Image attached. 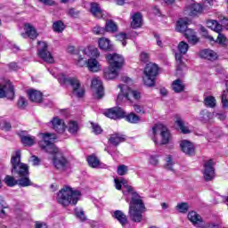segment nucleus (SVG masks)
<instances>
[{
	"instance_id": "obj_38",
	"label": "nucleus",
	"mask_w": 228,
	"mask_h": 228,
	"mask_svg": "<svg viewBox=\"0 0 228 228\" xmlns=\"http://www.w3.org/2000/svg\"><path fill=\"white\" fill-rule=\"evenodd\" d=\"M204 104L207 108H215V106H216V99L215 96H206L204 99Z\"/></svg>"
},
{
	"instance_id": "obj_50",
	"label": "nucleus",
	"mask_w": 228,
	"mask_h": 228,
	"mask_svg": "<svg viewBox=\"0 0 228 228\" xmlns=\"http://www.w3.org/2000/svg\"><path fill=\"white\" fill-rule=\"evenodd\" d=\"M5 181V184H7V186H15L17 184V182H15V178H13V176H10L7 175L4 179Z\"/></svg>"
},
{
	"instance_id": "obj_46",
	"label": "nucleus",
	"mask_w": 228,
	"mask_h": 228,
	"mask_svg": "<svg viewBox=\"0 0 228 228\" xmlns=\"http://www.w3.org/2000/svg\"><path fill=\"white\" fill-rule=\"evenodd\" d=\"M116 38L119 40V42H122V45L126 47V45H127V43L126 42V40H127V36L125 33L118 34L116 36Z\"/></svg>"
},
{
	"instance_id": "obj_16",
	"label": "nucleus",
	"mask_w": 228,
	"mask_h": 228,
	"mask_svg": "<svg viewBox=\"0 0 228 228\" xmlns=\"http://www.w3.org/2000/svg\"><path fill=\"white\" fill-rule=\"evenodd\" d=\"M103 114L105 117H108V118H112L113 120L124 118V117H126L124 110L118 107L109 109L105 110Z\"/></svg>"
},
{
	"instance_id": "obj_40",
	"label": "nucleus",
	"mask_w": 228,
	"mask_h": 228,
	"mask_svg": "<svg viewBox=\"0 0 228 228\" xmlns=\"http://www.w3.org/2000/svg\"><path fill=\"white\" fill-rule=\"evenodd\" d=\"M77 131H79V126L77 125V122L70 121L69 124V132L71 133V134H76Z\"/></svg>"
},
{
	"instance_id": "obj_24",
	"label": "nucleus",
	"mask_w": 228,
	"mask_h": 228,
	"mask_svg": "<svg viewBox=\"0 0 228 228\" xmlns=\"http://www.w3.org/2000/svg\"><path fill=\"white\" fill-rule=\"evenodd\" d=\"M200 57L205 60H216L218 58V53L213 50L205 49L200 52Z\"/></svg>"
},
{
	"instance_id": "obj_37",
	"label": "nucleus",
	"mask_w": 228,
	"mask_h": 228,
	"mask_svg": "<svg viewBox=\"0 0 228 228\" xmlns=\"http://www.w3.org/2000/svg\"><path fill=\"white\" fill-rule=\"evenodd\" d=\"M126 120L130 124H138L141 118H140V116L136 115L134 112H131L126 116Z\"/></svg>"
},
{
	"instance_id": "obj_2",
	"label": "nucleus",
	"mask_w": 228,
	"mask_h": 228,
	"mask_svg": "<svg viewBox=\"0 0 228 228\" xmlns=\"http://www.w3.org/2000/svg\"><path fill=\"white\" fill-rule=\"evenodd\" d=\"M121 184L126 188V191H123L125 195H131V201L129 203L128 216L132 222L140 224L143 220V213L147 211L145 204L142 200V197L134 191V188L131 185H127V181L124 178L120 180Z\"/></svg>"
},
{
	"instance_id": "obj_4",
	"label": "nucleus",
	"mask_w": 228,
	"mask_h": 228,
	"mask_svg": "<svg viewBox=\"0 0 228 228\" xmlns=\"http://www.w3.org/2000/svg\"><path fill=\"white\" fill-rule=\"evenodd\" d=\"M11 163L12 167V172L18 174L20 175V179L18 180V184L20 186H31V181L29 180V170L28 168V165L20 162V151H16L12 158Z\"/></svg>"
},
{
	"instance_id": "obj_52",
	"label": "nucleus",
	"mask_w": 228,
	"mask_h": 228,
	"mask_svg": "<svg viewBox=\"0 0 228 228\" xmlns=\"http://www.w3.org/2000/svg\"><path fill=\"white\" fill-rule=\"evenodd\" d=\"M18 106L19 108H26V106H28V102L26 101V98L20 96L18 100Z\"/></svg>"
},
{
	"instance_id": "obj_23",
	"label": "nucleus",
	"mask_w": 228,
	"mask_h": 228,
	"mask_svg": "<svg viewBox=\"0 0 228 228\" xmlns=\"http://www.w3.org/2000/svg\"><path fill=\"white\" fill-rule=\"evenodd\" d=\"M28 95V99L32 102H42L43 99H44V95L42 94V93L40 91H37L35 89H30L27 92Z\"/></svg>"
},
{
	"instance_id": "obj_1",
	"label": "nucleus",
	"mask_w": 228,
	"mask_h": 228,
	"mask_svg": "<svg viewBox=\"0 0 228 228\" xmlns=\"http://www.w3.org/2000/svg\"><path fill=\"white\" fill-rule=\"evenodd\" d=\"M39 146L42 151L48 152V154H55L53 159V163L57 170L64 172L69 168V160L60 153V150L54 145V140H56V134L49 133L39 134Z\"/></svg>"
},
{
	"instance_id": "obj_33",
	"label": "nucleus",
	"mask_w": 228,
	"mask_h": 228,
	"mask_svg": "<svg viewBox=\"0 0 228 228\" xmlns=\"http://www.w3.org/2000/svg\"><path fill=\"white\" fill-rule=\"evenodd\" d=\"M113 216L118 220V222H119V224H121V225H126V224H127V216H126L124 212L116 210Z\"/></svg>"
},
{
	"instance_id": "obj_51",
	"label": "nucleus",
	"mask_w": 228,
	"mask_h": 228,
	"mask_svg": "<svg viewBox=\"0 0 228 228\" xmlns=\"http://www.w3.org/2000/svg\"><path fill=\"white\" fill-rule=\"evenodd\" d=\"M149 163H151L153 167H156V165L159 163V159H158V155L150 156Z\"/></svg>"
},
{
	"instance_id": "obj_21",
	"label": "nucleus",
	"mask_w": 228,
	"mask_h": 228,
	"mask_svg": "<svg viewBox=\"0 0 228 228\" xmlns=\"http://www.w3.org/2000/svg\"><path fill=\"white\" fill-rule=\"evenodd\" d=\"M203 10L204 7H202L199 3L191 4L186 8V12L191 17H197V15H200Z\"/></svg>"
},
{
	"instance_id": "obj_58",
	"label": "nucleus",
	"mask_w": 228,
	"mask_h": 228,
	"mask_svg": "<svg viewBox=\"0 0 228 228\" xmlns=\"http://www.w3.org/2000/svg\"><path fill=\"white\" fill-rule=\"evenodd\" d=\"M114 183L116 190H122V183L119 179H115Z\"/></svg>"
},
{
	"instance_id": "obj_8",
	"label": "nucleus",
	"mask_w": 228,
	"mask_h": 228,
	"mask_svg": "<svg viewBox=\"0 0 228 228\" xmlns=\"http://www.w3.org/2000/svg\"><path fill=\"white\" fill-rule=\"evenodd\" d=\"M121 94L118 95L117 102H123V101H130V102L134 99L135 101H140L142 99V93L133 90L127 86H119Z\"/></svg>"
},
{
	"instance_id": "obj_20",
	"label": "nucleus",
	"mask_w": 228,
	"mask_h": 228,
	"mask_svg": "<svg viewBox=\"0 0 228 228\" xmlns=\"http://www.w3.org/2000/svg\"><path fill=\"white\" fill-rule=\"evenodd\" d=\"M180 147L182 152L187 156H193V154H195V145H193L192 142L188 140L181 141Z\"/></svg>"
},
{
	"instance_id": "obj_11",
	"label": "nucleus",
	"mask_w": 228,
	"mask_h": 228,
	"mask_svg": "<svg viewBox=\"0 0 228 228\" xmlns=\"http://www.w3.org/2000/svg\"><path fill=\"white\" fill-rule=\"evenodd\" d=\"M47 47H49V45L45 42H38L37 54L40 59L44 60L46 63H54V57H53L51 52L47 51Z\"/></svg>"
},
{
	"instance_id": "obj_17",
	"label": "nucleus",
	"mask_w": 228,
	"mask_h": 228,
	"mask_svg": "<svg viewBox=\"0 0 228 228\" xmlns=\"http://www.w3.org/2000/svg\"><path fill=\"white\" fill-rule=\"evenodd\" d=\"M213 165V159H209L204 163L203 177L205 181H211L215 177V167Z\"/></svg>"
},
{
	"instance_id": "obj_43",
	"label": "nucleus",
	"mask_w": 228,
	"mask_h": 228,
	"mask_svg": "<svg viewBox=\"0 0 228 228\" xmlns=\"http://www.w3.org/2000/svg\"><path fill=\"white\" fill-rule=\"evenodd\" d=\"M199 118L201 122H208L211 118V113L208 112V110H201Z\"/></svg>"
},
{
	"instance_id": "obj_10",
	"label": "nucleus",
	"mask_w": 228,
	"mask_h": 228,
	"mask_svg": "<svg viewBox=\"0 0 228 228\" xmlns=\"http://www.w3.org/2000/svg\"><path fill=\"white\" fill-rule=\"evenodd\" d=\"M60 81L61 85H66V83H69L73 88V95L76 97L81 98L85 95V88L81 86L79 80L77 78H67L64 75L60 77Z\"/></svg>"
},
{
	"instance_id": "obj_25",
	"label": "nucleus",
	"mask_w": 228,
	"mask_h": 228,
	"mask_svg": "<svg viewBox=\"0 0 228 228\" xmlns=\"http://www.w3.org/2000/svg\"><path fill=\"white\" fill-rule=\"evenodd\" d=\"M98 45L102 51H111V49H113V45H111V41H110V39L106 37L99 38Z\"/></svg>"
},
{
	"instance_id": "obj_5",
	"label": "nucleus",
	"mask_w": 228,
	"mask_h": 228,
	"mask_svg": "<svg viewBox=\"0 0 228 228\" xmlns=\"http://www.w3.org/2000/svg\"><path fill=\"white\" fill-rule=\"evenodd\" d=\"M55 200L57 204L62 206V208L76 206L81 200V191L66 185L57 192Z\"/></svg>"
},
{
	"instance_id": "obj_28",
	"label": "nucleus",
	"mask_w": 228,
	"mask_h": 228,
	"mask_svg": "<svg viewBox=\"0 0 228 228\" xmlns=\"http://www.w3.org/2000/svg\"><path fill=\"white\" fill-rule=\"evenodd\" d=\"M188 24H190V20L188 18H182L176 23V29L180 33H184L187 30Z\"/></svg>"
},
{
	"instance_id": "obj_30",
	"label": "nucleus",
	"mask_w": 228,
	"mask_h": 228,
	"mask_svg": "<svg viewBox=\"0 0 228 228\" xmlns=\"http://www.w3.org/2000/svg\"><path fill=\"white\" fill-rule=\"evenodd\" d=\"M110 142L112 145H118L126 142V135L120 134H114L110 135Z\"/></svg>"
},
{
	"instance_id": "obj_53",
	"label": "nucleus",
	"mask_w": 228,
	"mask_h": 228,
	"mask_svg": "<svg viewBox=\"0 0 228 228\" xmlns=\"http://www.w3.org/2000/svg\"><path fill=\"white\" fill-rule=\"evenodd\" d=\"M1 129H4V131H10V128L12 127V125H10L7 121H2L0 124Z\"/></svg>"
},
{
	"instance_id": "obj_57",
	"label": "nucleus",
	"mask_w": 228,
	"mask_h": 228,
	"mask_svg": "<svg viewBox=\"0 0 228 228\" xmlns=\"http://www.w3.org/2000/svg\"><path fill=\"white\" fill-rule=\"evenodd\" d=\"M140 58H141V61L147 63V61H149V53H142Z\"/></svg>"
},
{
	"instance_id": "obj_61",
	"label": "nucleus",
	"mask_w": 228,
	"mask_h": 228,
	"mask_svg": "<svg viewBox=\"0 0 228 228\" xmlns=\"http://www.w3.org/2000/svg\"><path fill=\"white\" fill-rule=\"evenodd\" d=\"M40 163V160L38 159V158H37L36 156H32V165H34V167H37V165H38Z\"/></svg>"
},
{
	"instance_id": "obj_47",
	"label": "nucleus",
	"mask_w": 228,
	"mask_h": 228,
	"mask_svg": "<svg viewBox=\"0 0 228 228\" xmlns=\"http://www.w3.org/2000/svg\"><path fill=\"white\" fill-rule=\"evenodd\" d=\"M166 167L167 168V170L174 171V161L172 160V156L168 155L166 158Z\"/></svg>"
},
{
	"instance_id": "obj_48",
	"label": "nucleus",
	"mask_w": 228,
	"mask_h": 228,
	"mask_svg": "<svg viewBox=\"0 0 228 228\" xmlns=\"http://www.w3.org/2000/svg\"><path fill=\"white\" fill-rule=\"evenodd\" d=\"M128 167L126 165H120L118 167V175H126L127 174Z\"/></svg>"
},
{
	"instance_id": "obj_49",
	"label": "nucleus",
	"mask_w": 228,
	"mask_h": 228,
	"mask_svg": "<svg viewBox=\"0 0 228 228\" xmlns=\"http://www.w3.org/2000/svg\"><path fill=\"white\" fill-rule=\"evenodd\" d=\"M93 33L94 35H104V33H106V29L104 28L100 27L99 25H96L93 28Z\"/></svg>"
},
{
	"instance_id": "obj_12",
	"label": "nucleus",
	"mask_w": 228,
	"mask_h": 228,
	"mask_svg": "<svg viewBox=\"0 0 228 228\" xmlns=\"http://www.w3.org/2000/svg\"><path fill=\"white\" fill-rule=\"evenodd\" d=\"M10 99L11 101L15 97V92L13 91V86L9 80L0 82V99Z\"/></svg>"
},
{
	"instance_id": "obj_62",
	"label": "nucleus",
	"mask_w": 228,
	"mask_h": 228,
	"mask_svg": "<svg viewBox=\"0 0 228 228\" xmlns=\"http://www.w3.org/2000/svg\"><path fill=\"white\" fill-rule=\"evenodd\" d=\"M9 68L11 69V70H17V69H18L17 63H15V62H11V63L9 64Z\"/></svg>"
},
{
	"instance_id": "obj_15",
	"label": "nucleus",
	"mask_w": 228,
	"mask_h": 228,
	"mask_svg": "<svg viewBox=\"0 0 228 228\" xmlns=\"http://www.w3.org/2000/svg\"><path fill=\"white\" fill-rule=\"evenodd\" d=\"M187 218L191 221L194 227L204 228V226L206 225V222H204L202 216H200V215H199V213H197L196 211L189 212L187 215Z\"/></svg>"
},
{
	"instance_id": "obj_13",
	"label": "nucleus",
	"mask_w": 228,
	"mask_h": 228,
	"mask_svg": "<svg viewBox=\"0 0 228 228\" xmlns=\"http://www.w3.org/2000/svg\"><path fill=\"white\" fill-rule=\"evenodd\" d=\"M202 31V35L205 38H207V40H209V42H216V44H219V45H222V47H227L228 46V38L224 34L222 33H218L217 38L215 41V38L213 37V36H210L208 33V30H206V28L204 27H202L201 28Z\"/></svg>"
},
{
	"instance_id": "obj_31",
	"label": "nucleus",
	"mask_w": 228,
	"mask_h": 228,
	"mask_svg": "<svg viewBox=\"0 0 228 228\" xmlns=\"http://www.w3.org/2000/svg\"><path fill=\"white\" fill-rule=\"evenodd\" d=\"M131 27L134 29H136V28L142 27V13L136 12L132 16Z\"/></svg>"
},
{
	"instance_id": "obj_59",
	"label": "nucleus",
	"mask_w": 228,
	"mask_h": 228,
	"mask_svg": "<svg viewBox=\"0 0 228 228\" xmlns=\"http://www.w3.org/2000/svg\"><path fill=\"white\" fill-rule=\"evenodd\" d=\"M40 3L44 4H47L48 6H53L54 4V0H38Z\"/></svg>"
},
{
	"instance_id": "obj_60",
	"label": "nucleus",
	"mask_w": 228,
	"mask_h": 228,
	"mask_svg": "<svg viewBox=\"0 0 228 228\" xmlns=\"http://www.w3.org/2000/svg\"><path fill=\"white\" fill-rule=\"evenodd\" d=\"M69 14L71 17H77V15H79V12H76L75 9H69Z\"/></svg>"
},
{
	"instance_id": "obj_32",
	"label": "nucleus",
	"mask_w": 228,
	"mask_h": 228,
	"mask_svg": "<svg viewBox=\"0 0 228 228\" xmlns=\"http://www.w3.org/2000/svg\"><path fill=\"white\" fill-rule=\"evenodd\" d=\"M207 26H208V28L212 29V31H215L216 33H221L222 32V25H220L218 23V21H216L215 20H207Z\"/></svg>"
},
{
	"instance_id": "obj_29",
	"label": "nucleus",
	"mask_w": 228,
	"mask_h": 228,
	"mask_svg": "<svg viewBox=\"0 0 228 228\" xmlns=\"http://www.w3.org/2000/svg\"><path fill=\"white\" fill-rule=\"evenodd\" d=\"M90 12L94 17H96V19H102V10L101 9V6H99V4L92 3Z\"/></svg>"
},
{
	"instance_id": "obj_14",
	"label": "nucleus",
	"mask_w": 228,
	"mask_h": 228,
	"mask_svg": "<svg viewBox=\"0 0 228 228\" xmlns=\"http://www.w3.org/2000/svg\"><path fill=\"white\" fill-rule=\"evenodd\" d=\"M91 88L94 92L95 99H102L104 97V87H102V80L99 77L93 78Z\"/></svg>"
},
{
	"instance_id": "obj_6",
	"label": "nucleus",
	"mask_w": 228,
	"mask_h": 228,
	"mask_svg": "<svg viewBox=\"0 0 228 228\" xmlns=\"http://www.w3.org/2000/svg\"><path fill=\"white\" fill-rule=\"evenodd\" d=\"M106 60L110 65V69L104 72L105 79H115L118 77V71L124 67V56L118 53H108Z\"/></svg>"
},
{
	"instance_id": "obj_22",
	"label": "nucleus",
	"mask_w": 228,
	"mask_h": 228,
	"mask_svg": "<svg viewBox=\"0 0 228 228\" xmlns=\"http://www.w3.org/2000/svg\"><path fill=\"white\" fill-rule=\"evenodd\" d=\"M51 123L53 129H54L56 133H63L67 127V126H65V122L59 118H53Z\"/></svg>"
},
{
	"instance_id": "obj_36",
	"label": "nucleus",
	"mask_w": 228,
	"mask_h": 228,
	"mask_svg": "<svg viewBox=\"0 0 228 228\" xmlns=\"http://www.w3.org/2000/svg\"><path fill=\"white\" fill-rule=\"evenodd\" d=\"M172 88L176 94H181L184 90V83L181 79H176L173 81Z\"/></svg>"
},
{
	"instance_id": "obj_9",
	"label": "nucleus",
	"mask_w": 228,
	"mask_h": 228,
	"mask_svg": "<svg viewBox=\"0 0 228 228\" xmlns=\"http://www.w3.org/2000/svg\"><path fill=\"white\" fill-rule=\"evenodd\" d=\"M159 71V68L158 65L150 62L144 68V77L143 83L146 86H154L156 83V76H158V72Z\"/></svg>"
},
{
	"instance_id": "obj_54",
	"label": "nucleus",
	"mask_w": 228,
	"mask_h": 228,
	"mask_svg": "<svg viewBox=\"0 0 228 228\" xmlns=\"http://www.w3.org/2000/svg\"><path fill=\"white\" fill-rule=\"evenodd\" d=\"M92 127L94 134H101V133H102V128H101L99 125L92 124Z\"/></svg>"
},
{
	"instance_id": "obj_34",
	"label": "nucleus",
	"mask_w": 228,
	"mask_h": 228,
	"mask_svg": "<svg viewBox=\"0 0 228 228\" xmlns=\"http://www.w3.org/2000/svg\"><path fill=\"white\" fill-rule=\"evenodd\" d=\"M87 162L92 168H99L101 167V160L95 155L87 157Z\"/></svg>"
},
{
	"instance_id": "obj_63",
	"label": "nucleus",
	"mask_w": 228,
	"mask_h": 228,
	"mask_svg": "<svg viewBox=\"0 0 228 228\" xmlns=\"http://www.w3.org/2000/svg\"><path fill=\"white\" fill-rule=\"evenodd\" d=\"M216 117L219 119V120H225V114H222V113H217L216 115Z\"/></svg>"
},
{
	"instance_id": "obj_41",
	"label": "nucleus",
	"mask_w": 228,
	"mask_h": 228,
	"mask_svg": "<svg viewBox=\"0 0 228 228\" xmlns=\"http://www.w3.org/2000/svg\"><path fill=\"white\" fill-rule=\"evenodd\" d=\"M53 31L56 33H61L63 29H65V25L63 24L62 21H55L53 25Z\"/></svg>"
},
{
	"instance_id": "obj_18",
	"label": "nucleus",
	"mask_w": 228,
	"mask_h": 228,
	"mask_svg": "<svg viewBox=\"0 0 228 228\" xmlns=\"http://www.w3.org/2000/svg\"><path fill=\"white\" fill-rule=\"evenodd\" d=\"M23 29L25 31L21 34L23 38H31V40H35L38 37L37 28H35L31 23H25Z\"/></svg>"
},
{
	"instance_id": "obj_39",
	"label": "nucleus",
	"mask_w": 228,
	"mask_h": 228,
	"mask_svg": "<svg viewBox=\"0 0 228 228\" xmlns=\"http://www.w3.org/2000/svg\"><path fill=\"white\" fill-rule=\"evenodd\" d=\"M118 27L113 20H108L105 25V31H108L109 33H115L117 31Z\"/></svg>"
},
{
	"instance_id": "obj_55",
	"label": "nucleus",
	"mask_w": 228,
	"mask_h": 228,
	"mask_svg": "<svg viewBox=\"0 0 228 228\" xmlns=\"http://www.w3.org/2000/svg\"><path fill=\"white\" fill-rule=\"evenodd\" d=\"M67 51L69 54H75L74 60H76V58H77V56H81V55L76 54L77 50H76V47H74V46H69Z\"/></svg>"
},
{
	"instance_id": "obj_64",
	"label": "nucleus",
	"mask_w": 228,
	"mask_h": 228,
	"mask_svg": "<svg viewBox=\"0 0 228 228\" xmlns=\"http://www.w3.org/2000/svg\"><path fill=\"white\" fill-rule=\"evenodd\" d=\"M36 228H48V227H47V224L44 223H37L36 224Z\"/></svg>"
},
{
	"instance_id": "obj_35",
	"label": "nucleus",
	"mask_w": 228,
	"mask_h": 228,
	"mask_svg": "<svg viewBox=\"0 0 228 228\" xmlns=\"http://www.w3.org/2000/svg\"><path fill=\"white\" fill-rule=\"evenodd\" d=\"M21 142L27 147H31L37 143V138L33 135H25L21 137Z\"/></svg>"
},
{
	"instance_id": "obj_19",
	"label": "nucleus",
	"mask_w": 228,
	"mask_h": 228,
	"mask_svg": "<svg viewBox=\"0 0 228 228\" xmlns=\"http://www.w3.org/2000/svg\"><path fill=\"white\" fill-rule=\"evenodd\" d=\"M177 49H178V52L175 53V60L177 63L181 65V63H183V56H184V54L188 53V49H190V45H188L186 42L181 41L178 44Z\"/></svg>"
},
{
	"instance_id": "obj_3",
	"label": "nucleus",
	"mask_w": 228,
	"mask_h": 228,
	"mask_svg": "<svg viewBox=\"0 0 228 228\" xmlns=\"http://www.w3.org/2000/svg\"><path fill=\"white\" fill-rule=\"evenodd\" d=\"M83 54L90 59L83 61L85 57L77 55V58H75L77 65H78V67H85V65H86L90 72H99V70H101V64L97 60L94 59L99 58L101 54L99 49L94 46H88L83 50Z\"/></svg>"
},
{
	"instance_id": "obj_27",
	"label": "nucleus",
	"mask_w": 228,
	"mask_h": 228,
	"mask_svg": "<svg viewBox=\"0 0 228 228\" xmlns=\"http://www.w3.org/2000/svg\"><path fill=\"white\" fill-rule=\"evenodd\" d=\"M175 124H176L179 126V129L183 134H188L191 133L190 128L186 126V124H184V121L181 117L175 116Z\"/></svg>"
},
{
	"instance_id": "obj_45",
	"label": "nucleus",
	"mask_w": 228,
	"mask_h": 228,
	"mask_svg": "<svg viewBox=\"0 0 228 228\" xmlns=\"http://www.w3.org/2000/svg\"><path fill=\"white\" fill-rule=\"evenodd\" d=\"M75 215L77 218H79V220H82V222L86 220V217L85 216V211H83L81 208H75Z\"/></svg>"
},
{
	"instance_id": "obj_7",
	"label": "nucleus",
	"mask_w": 228,
	"mask_h": 228,
	"mask_svg": "<svg viewBox=\"0 0 228 228\" xmlns=\"http://www.w3.org/2000/svg\"><path fill=\"white\" fill-rule=\"evenodd\" d=\"M151 140L156 145H168L172 134L165 125L158 124L152 127Z\"/></svg>"
},
{
	"instance_id": "obj_26",
	"label": "nucleus",
	"mask_w": 228,
	"mask_h": 228,
	"mask_svg": "<svg viewBox=\"0 0 228 228\" xmlns=\"http://www.w3.org/2000/svg\"><path fill=\"white\" fill-rule=\"evenodd\" d=\"M183 33L185 38H187L188 42L192 44V45H195V44L199 42V37L191 28H187Z\"/></svg>"
},
{
	"instance_id": "obj_42",
	"label": "nucleus",
	"mask_w": 228,
	"mask_h": 228,
	"mask_svg": "<svg viewBox=\"0 0 228 228\" xmlns=\"http://www.w3.org/2000/svg\"><path fill=\"white\" fill-rule=\"evenodd\" d=\"M134 110L135 113H138L139 115H145V106L140 104V103H135L133 105Z\"/></svg>"
},
{
	"instance_id": "obj_44",
	"label": "nucleus",
	"mask_w": 228,
	"mask_h": 228,
	"mask_svg": "<svg viewBox=\"0 0 228 228\" xmlns=\"http://www.w3.org/2000/svg\"><path fill=\"white\" fill-rule=\"evenodd\" d=\"M189 208L186 202L178 203L176 206V209L179 210L180 213H188Z\"/></svg>"
},
{
	"instance_id": "obj_56",
	"label": "nucleus",
	"mask_w": 228,
	"mask_h": 228,
	"mask_svg": "<svg viewBox=\"0 0 228 228\" xmlns=\"http://www.w3.org/2000/svg\"><path fill=\"white\" fill-rule=\"evenodd\" d=\"M203 228H221L220 225L215 223H205Z\"/></svg>"
}]
</instances>
